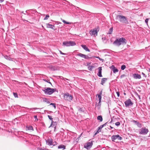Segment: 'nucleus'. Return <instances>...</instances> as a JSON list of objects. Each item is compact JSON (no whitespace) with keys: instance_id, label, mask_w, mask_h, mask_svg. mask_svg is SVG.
<instances>
[{"instance_id":"obj_36","label":"nucleus","mask_w":150,"mask_h":150,"mask_svg":"<svg viewBox=\"0 0 150 150\" xmlns=\"http://www.w3.org/2000/svg\"><path fill=\"white\" fill-rule=\"evenodd\" d=\"M34 117L35 119V121H37L38 120V119L37 118V116H36V115L34 116Z\"/></svg>"},{"instance_id":"obj_28","label":"nucleus","mask_w":150,"mask_h":150,"mask_svg":"<svg viewBox=\"0 0 150 150\" xmlns=\"http://www.w3.org/2000/svg\"><path fill=\"white\" fill-rule=\"evenodd\" d=\"M112 28H111L110 29L109 33V34H111L112 33Z\"/></svg>"},{"instance_id":"obj_6","label":"nucleus","mask_w":150,"mask_h":150,"mask_svg":"<svg viewBox=\"0 0 150 150\" xmlns=\"http://www.w3.org/2000/svg\"><path fill=\"white\" fill-rule=\"evenodd\" d=\"M72 98V96L68 93H66L64 95V99L65 100L71 101Z\"/></svg>"},{"instance_id":"obj_51","label":"nucleus","mask_w":150,"mask_h":150,"mask_svg":"<svg viewBox=\"0 0 150 150\" xmlns=\"http://www.w3.org/2000/svg\"><path fill=\"white\" fill-rule=\"evenodd\" d=\"M48 83H50V84H51V83L50 82H49V81H48Z\"/></svg>"},{"instance_id":"obj_19","label":"nucleus","mask_w":150,"mask_h":150,"mask_svg":"<svg viewBox=\"0 0 150 150\" xmlns=\"http://www.w3.org/2000/svg\"><path fill=\"white\" fill-rule=\"evenodd\" d=\"M134 76L135 79H140L141 78V76L138 74H134Z\"/></svg>"},{"instance_id":"obj_52","label":"nucleus","mask_w":150,"mask_h":150,"mask_svg":"<svg viewBox=\"0 0 150 150\" xmlns=\"http://www.w3.org/2000/svg\"><path fill=\"white\" fill-rule=\"evenodd\" d=\"M149 71L150 72V68L149 69Z\"/></svg>"},{"instance_id":"obj_44","label":"nucleus","mask_w":150,"mask_h":150,"mask_svg":"<svg viewBox=\"0 0 150 150\" xmlns=\"http://www.w3.org/2000/svg\"><path fill=\"white\" fill-rule=\"evenodd\" d=\"M98 129H102V128L101 127V126H99L98 127Z\"/></svg>"},{"instance_id":"obj_18","label":"nucleus","mask_w":150,"mask_h":150,"mask_svg":"<svg viewBox=\"0 0 150 150\" xmlns=\"http://www.w3.org/2000/svg\"><path fill=\"white\" fill-rule=\"evenodd\" d=\"M82 47L86 51L90 52V51L89 50L88 48L85 45H81Z\"/></svg>"},{"instance_id":"obj_35","label":"nucleus","mask_w":150,"mask_h":150,"mask_svg":"<svg viewBox=\"0 0 150 150\" xmlns=\"http://www.w3.org/2000/svg\"><path fill=\"white\" fill-rule=\"evenodd\" d=\"M57 144V143L56 142H52V145H53V146H55V145H56Z\"/></svg>"},{"instance_id":"obj_25","label":"nucleus","mask_w":150,"mask_h":150,"mask_svg":"<svg viewBox=\"0 0 150 150\" xmlns=\"http://www.w3.org/2000/svg\"><path fill=\"white\" fill-rule=\"evenodd\" d=\"M58 148L59 149H65V146L64 145H60V146H58Z\"/></svg>"},{"instance_id":"obj_33","label":"nucleus","mask_w":150,"mask_h":150,"mask_svg":"<svg viewBox=\"0 0 150 150\" xmlns=\"http://www.w3.org/2000/svg\"><path fill=\"white\" fill-rule=\"evenodd\" d=\"M50 105H52V106H53L54 107V109L56 108V105L55 103H50Z\"/></svg>"},{"instance_id":"obj_48","label":"nucleus","mask_w":150,"mask_h":150,"mask_svg":"<svg viewBox=\"0 0 150 150\" xmlns=\"http://www.w3.org/2000/svg\"><path fill=\"white\" fill-rule=\"evenodd\" d=\"M97 131H99V132H100V129H98V130Z\"/></svg>"},{"instance_id":"obj_50","label":"nucleus","mask_w":150,"mask_h":150,"mask_svg":"<svg viewBox=\"0 0 150 150\" xmlns=\"http://www.w3.org/2000/svg\"><path fill=\"white\" fill-rule=\"evenodd\" d=\"M68 80V79H66V78H65L64 79V80Z\"/></svg>"},{"instance_id":"obj_39","label":"nucleus","mask_w":150,"mask_h":150,"mask_svg":"<svg viewBox=\"0 0 150 150\" xmlns=\"http://www.w3.org/2000/svg\"><path fill=\"white\" fill-rule=\"evenodd\" d=\"M59 52H60V54H63V55H66V54L63 53L61 51L59 50Z\"/></svg>"},{"instance_id":"obj_30","label":"nucleus","mask_w":150,"mask_h":150,"mask_svg":"<svg viewBox=\"0 0 150 150\" xmlns=\"http://www.w3.org/2000/svg\"><path fill=\"white\" fill-rule=\"evenodd\" d=\"M49 17V16L48 15H46L45 17L44 18V20H46L48 19V18Z\"/></svg>"},{"instance_id":"obj_15","label":"nucleus","mask_w":150,"mask_h":150,"mask_svg":"<svg viewBox=\"0 0 150 150\" xmlns=\"http://www.w3.org/2000/svg\"><path fill=\"white\" fill-rule=\"evenodd\" d=\"M77 55L80 56L81 57L84 58L85 59H87L89 58V57L88 56L85 54H82L81 53H79L77 54Z\"/></svg>"},{"instance_id":"obj_45","label":"nucleus","mask_w":150,"mask_h":150,"mask_svg":"<svg viewBox=\"0 0 150 150\" xmlns=\"http://www.w3.org/2000/svg\"><path fill=\"white\" fill-rule=\"evenodd\" d=\"M4 0H0V2L2 3L4 1Z\"/></svg>"},{"instance_id":"obj_17","label":"nucleus","mask_w":150,"mask_h":150,"mask_svg":"<svg viewBox=\"0 0 150 150\" xmlns=\"http://www.w3.org/2000/svg\"><path fill=\"white\" fill-rule=\"evenodd\" d=\"M112 70L114 73H115L118 71V70L116 68H115L114 66H112Z\"/></svg>"},{"instance_id":"obj_16","label":"nucleus","mask_w":150,"mask_h":150,"mask_svg":"<svg viewBox=\"0 0 150 150\" xmlns=\"http://www.w3.org/2000/svg\"><path fill=\"white\" fill-rule=\"evenodd\" d=\"M133 122L135 123V124L137 125L138 127L139 128L141 127H142V124L138 122H137L136 121H135V120H133Z\"/></svg>"},{"instance_id":"obj_34","label":"nucleus","mask_w":150,"mask_h":150,"mask_svg":"<svg viewBox=\"0 0 150 150\" xmlns=\"http://www.w3.org/2000/svg\"><path fill=\"white\" fill-rule=\"evenodd\" d=\"M115 125L117 126H118L120 125V123L119 122H117L115 123Z\"/></svg>"},{"instance_id":"obj_14","label":"nucleus","mask_w":150,"mask_h":150,"mask_svg":"<svg viewBox=\"0 0 150 150\" xmlns=\"http://www.w3.org/2000/svg\"><path fill=\"white\" fill-rule=\"evenodd\" d=\"M98 73L97 74V75L99 77H102V76L101 74L102 70V67H99L98 68Z\"/></svg>"},{"instance_id":"obj_1","label":"nucleus","mask_w":150,"mask_h":150,"mask_svg":"<svg viewBox=\"0 0 150 150\" xmlns=\"http://www.w3.org/2000/svg\"><path fill=\"white\" fill-rule=\"evenodd\" d=\"M127 40L125 38H122L117 39L113 43L116 46H119L122 44H126L127 43Z\"/></svg>"},{"instance_id":"obj_8","label":"nucleus","mask_w":150,"mask_h":150,"mask_svg":"<svg viewBox=\"0 0 150 150\" xmlns=\"http://www.w3.org/2000/svg\"><path fill=\"white\" fill-rule=\"evenodd\" d=\"M111 138L113 141H115V140L117 139H118L119 140H121L122 139V137L118 135H113L112 136Z\"/></svg>"},{"instance_id":"obj_42","label":"nucleus","mask_w":150,"mask_h":150,"mask_svg":"<svg viewBox=\"0 0 150 150\" xmlns=\"http://www.w3.org/2000/svg\"><path fill=\"white\" fill-rule=\"evenodd\" d=\"M116 93L117 94V96L118 97H119V96H120V93H119L118 92H116Z\"/></svg>"},{"instance_id":"obj_11","label":"nucleus","mask_w":150,"mask_h":150,"mask_svg":"<svg viewBox=\"0 0 150 150\" xmlns=\"http://www.w3.org/2000/svg\"><path fill=\"white\" fill-rule=\"evenodd\" d=\"M48 117L49 118L50 120H51L52 121L51 124V125L50 127H56L54 126V124H56V122H54L53 121V119L51 116L48 115Z\"/></svg>"},{"instance_id":"obj_12","label":"nucleus","mask_w":150,"mask_h":150,"mask_svg":"<svg viewBox=\"0 0 150 150\" xmlns=\"http://www.w3.org/2000/svg\"><path fill=\"white\" fill-rule=\"evenodd\" d=\"M89 33L91 35L95 36V35H97V32L96 30H93L90 31Z\"/></svg>"},{"instance_id":"obj_2","label":"nucleus","mask_w":150,"mask_h":150,"mask_svg":"<svg viewBox=\"0 0 150 150\" xmlns=\"http://www.w3.org/2000/svg\"><path fill=\"white\" fill-rule=\"evenodd\" d=\"M116 18L120 22L122 23L126 24L128 23L127 18L124 16L118 15L117 16Z\"/></svg>"},{"instance_id":"obj_32","label":"nucleus","mask_w":150,"mask_h":150,"mask_svg":"<svg viewBox=\"0 0 150 150\" xmlns=\"http://www.w3.org/2000/svg\"><path fill=\"white\" fill-rule=\"evenodd\" d=\"M93 67L92 66H89L88 67V70H91Z\"/></svg>"},{"instance_id":"obj_21","label":"nucleus","mask_w":150,"mask_h":150,"mask_svg":"<svg viewBox=\"0 0 150 150\" xmlns=\"http://www.w3.org/2000/svg\"><path fill=\"white\" fill-rule=\"evenodd\" d=\"M47 28H51L52 29H53V27H54V26L51 25L50 24H47Z\"/></svg>"},{"instance_id":"obj_22","label":"nucleus","mask_w":150,"mask_h":150,"mask_svg":"<svg viewBox=\"0 0 150 150\" xmlns=\"http://www.w3.org/2000/svg\"><path fill=\"white\" fill-rule=\"evenodd\" d=\"M26 129H27L28 130H33V128L31 126L26 127Z\"/></svg>"},{"instance_id":"obj_9","label":"nucleus","mask_w":150,"mask_h":150,"mask_svg":"<svg viewBox=\"0 0 150 150\" xmlns=\"http://www.w3.org/2000/svg\"><path fill=\"white\" fill-rule=\"evenodd\" d=\"M125 103L126 107L132 105L133 104V103L132 102L131 100L130 99H128L125 102Z\"/></svg>"},{"instance_id":"obj_53","label":"nucleus","mask_w":150,"mask_h":150,"mask_svg":"<svg viewBox=\"0 0 150 150\" xmlns=\"http://www.w3.org/2000/svg\"><path fill=\"white\" fill-rule=\"evenodd\" d=\"M138 96H139V99H140V96H139V95H138Z\"/></svg>"},{"instance_id":"obj_40","label":"nucleus","mask_w":150,"mask_h":150,"mask_svg":"<svg viewBox=\"0 0 150 150\" xmlns=\"http://www.w3.org/2000/svg\"><path fill=\"white\" fill-rule=\"evenodd\" d=\"M106 123H105V124L100 125V126H101V127L102 128L103 127H104L106 125Z\"/></svg>"},{"instance_id":"obj_31","label":"nucleus","mask_w":150,"mask_h":150,"mask_svg":"<svg viewBox=\"0 0 150 150\" xmlns=\"http://www.w3.org/2000/svg\"><path fill=\"white\" fill-rule=\"evenodd\" d=\"M13 94L15 98H18V95L16 93H13Z\"/></svg>"},{"instance_id":"obj_47","label":"nucleus","mask_w":150,"mask_h":150,"mask_svg":"<svg viewBox=\"0 0 150 150\" xmlns=\"http://www.w3.org/2000/svg\"><path fill=\"white\" fill-rule=\"evenodd\" d=\"M99 132V131H97V132H96L95 133V134H97Z\"/></svg>"},{"instance_id":"obj_46","label":"nucleus","mask_w":150,"mask_h":150,"mask_svg":"<svg viewBox=\"0 0 150 150\" xmlns=\"http://www.w3.org/2000/svg\"><path fill=\"white\" fill-rule=\"evenodd\" d=\"M44 80L45 81H46V82H48H48L49 81H47L46 79H44Z\"/></svg>"},{"instance_id":"obj_13","label":"nucleus","mask_w":150,"mask_h":150,"mask_svg":"<svg viewBox=\"0 0 150 150\" xmlns=\"http://www.w3.org/2000/svg\"><path fill=\"white\" fill-rule=\"evenodd\" d=\"M46 143L47 144L51 146L52 145V144L53 142V140L52 139H49L46 141Z\"/></svg>"},{"instance_id":"obj_20","label":"nucleus","mask_w":150,"mask_h":150,"mask_svg":"<svg viewBox=\"0 0 150 150\" xmlns=\"http://www.w3.org/2000/svg\"><path fill=\"white\" fill-rule=\"evenodd\" d=\"M107 80L106 78H103L102 79L101 82V84L103 85V84L105 83Z\"/></svg>"},{"instance_id":"obj_10","label":"nucleus","mask_w":150,"mask_h":150,"mask_svg":"<svg viewBox=\"0 0 150 150\" xmlns=\"http://www.w3.org/2000/svg\"><path fill=\"white\" fill-rule=\"evenodd\" d=\"M92 145L93 143L92 142H88L87 143L86 145H84V147L87 149H88L91 148Z\"/></svg>"},{"instance_id":"obj_27","label":"nucleus","mask_w":150,"mask_h":150,"mask_svg":"<svg viewBox=\"0 0 150 150\" xmlns=\"http://www.w3.org/2000/svg\"><path fill=\"white\" fill-rule=\"evenodd\" d=\"M126 68V66L124 65H123L121 66V69L122 70H124Z\"/></svg>"},{"instance_id":"obj_4","label":"nucleus","mask_w":150,"mask_h":150,"mask_svg":"<svg viewBox=\"0 0 150 150\" xmlns=\"http://www.w3.org/2000/svg\"><path fill=\"white\" fill-rule=\"evenodd\" d=\"M76 45V43L72 41H66L63 42V45L67 47L73 46Z\"/></svg>"},{"instance_id":"obj_38","label":"nucleus","mask_w":150,"mask_h":150,"mask_svg":"<svg viewBox=\"0 0 150 150\" xmlns=\"http://www.w3.org/2000/svg\"><path fill=\"white\" fill-rule=\"evenodd\" d=\"M96 57V58H98L100 61H102V62H103V60L102 59L100 58L99 57Z\"/></svg>"},{"instance_id":"obj_7","label":"nucleus","mask_w":150,"mask_h":150,"mask_svg":"<svg viewBox=\"0 0 150 150\" xmlns=\"http://www.w3.org/2000/svg\"><path fill=\"white\" fill-rule=\"evenodd\" d=\"M102 91H100V94H97V95L98 96V98H99V102L98 103V104L96 106L98 109H100V107L101 106V95L102 94Z\"/></svg>"},{"instance_id":"obj_26","label":"nucleus","mask_w":150,"mask_h":150,"mask_svg":"<svg viewBox=\"0 0 150 150\" xmlns=\"http://www.w3.org/2000/svg\"><path fill=\"white\" fill-rule=\"evenodd\" d=\"M43 101L46 102L47 103H50V102L47 99L45 98L43 99Z\"/></svg>"},{"instance_id":"obj_23","label":"nucleus","mask_w":150,"mask_h":150,"mask_svg":"<svg viewBox=\"0 0 150 150\" xmlns=\"http://www.w3.org/2000/svg\"><path fill=\"white\" fill-rule=\"evenodd\" d=\"M4 57L6 59L8 60H12V58L9 57L7 55L4 56Z\"/></svg>"},{"instance_id":"obj_5","label":"nucleus","mask_w":150,"mask_h":150,"mask_svg":"<svg viewBox=\"0 0 150 150\" xmlns=\"http://www.w3.org/2000/svg\"><path fill=\"white\" fill-rule=\"evenodd\" d=\"M139 130V134L143 135L146 134L149 132L148 129L145 127L142 128Z\"/></svg>"},{"instance_id":"obj_3","label":"nucleus","mask_w":150,"mask_h":150,"mask_svg":"<svg viewBox=\"0 0 150 150\" xmlns=\"http://www.w3.org/2000/svg\"><path fill=\"white\" fill-rule=\"evenodd\" d=\"M45 94L48 95H51L56 91L55 88H51L47 87L45 90H42Z\"/></svg>"},{"instance_id":"obj_24","label":"nucleus","mask_w":150,"mask_h":150,"mask_svg":"<svg viewBox=\"0 0 150 150\" xmlns=\"http://www.w3.org/2000/svg\"><path fill=\"white\" fill-rule=\"evenodd\" d=\"M97 119L99 120L100 122H102L103 120V118L101 115L98 116L97 117Z\"/></svg>"},{"instance_id":"obj_49","label":"nucleus","mask_w":150,"mask_h":150,"mask_svg":"<svg viewBox=\"0 0 150 150\" xmlns=\"http://www.w3.org/2000/svg\"><path fill=\"white\" fill-rule=\"evenodd\" d=\"M110 127L111 128V129H112L113 128V127H112L111 126H110Z\"/></svg>"},{"instance_id":"obj_43","label":"nucleus","mask_w":150,"mask_h":150,"mask_svg":"<svg viewBox=\"0 0 150 150\" xmlns=\"http://www.w3.org/2000/svg\"><path fill=\"white\" fill-rule=\"evenodd\" d=\"M142 74L143 75V76H144L145 77H146V75H145V74L144 73L142 72Z\"/></svg>"},{"instance_id":"obj_29","label":"nucleus","mask_w":150,"mask_h":150,"mask_svg":"<svg viewBox=\"0 0 150 150\" xmlns=\"http://www.w3.org/2000/svg\"><path fill=\"white\" fill-rule=\"evenodd\" d=\"M62 22L64 23H65L66 24H70L71 23H69L68 22H66L64 20H62Z\"/></svg>"},{"instance_id":"obj_41","label":"nucleus","mask_w":150,"mask_h":150,"mask_svg":"<svg viewBox=\"0 0 150 150\" xmlns=\"http://www.w3.org/2000/svg\"><path fill=\"white\" fill-rule=\"evenodd\" d=\"M48 150V149H42V148H39V149H38V150Z\"/></svg>"},{"instance_id":"obj_37","label":"nucleus","mask_w":150,"mask_h":150,"mask_svg":"<svg viewBox=\"0 0 150 150\" xmlns=\"http://www.w3.org/2000/svg\"><path fill=\"white\" fill-rule=\"evenodd\" d=\"M149 20V19L147 18L145 20V22L146 23L147 25L148 23V21Z\"/></svg>"}]
</instances>
